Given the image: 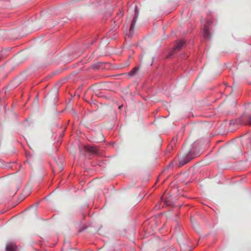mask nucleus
<instances>
[{
  "instance_id": "6e6552de",
  "label": "nucleus",
  "mask_w": 251,
  "mask_h": 251,
  "mask_svg": "<svg viewBox=\"0 0 251 251\" xmlns=\"http://www.w3.org/2000/svg\"><path fill=\"white\" fill-rule=\"evenodd\" d=\"M139 70V67H135L129 72H128V75L130 77H133V76H134L135 75H136L137 74V73L138 72Z\"/></svg>"
},
{
  "instance_id": "9d476101",
  "label": "nucleus",
  "mask_w": 251,
  "mask_h": 251,
  "mask_svg": "<svg viewBox=\"0 0 251 251\" xmlns=\"http://www.w3.org/2000/svg\"><path fill=\"white\" fill-rule=\"evenodd\" d=\"M136 22H134L133 21L131 22V23L130 25V29H129L130 31H131L132 30H134V26L136 25Z\"/></svg>"
},
{
  "instance_id": "9b49d317",
  "label": "nucleus",
  "mask_w": 251,
  "mask_h": 251,
  "mask_svg": "<svg viewBox=\"0 0 251 251\" xmlns=\"http://www.w3.org/2000/svg\"><path fill=\"white\" fill-rule=\"evenodd\" d=\"M136 22H134L133 21L131 22V23L130 25V29H129L130 31H131L132 30H134V26L136 25Z\"/></svg>"
},
{
  "instance_id": "f257e3e1",
  "label": "nucleus",
  "mask_w": 251,
  "mask_h": 251,
  "mask_svg": "<svg viewBox=\"0 0 251 251\" xmlns=\"http://www.w3.org/2000/svg\"><path fill=\"white\" fill-rule=\"evenodd\" d=\"M246 125L251 126V114L247 116L243 115L238 119L231 120L230 122V126Z\"/></svg>"
},
{
  "instance_id": "7ed1b4c3",
  "label": "nucleus",
  "mask_w": 251,
  "mask_h": 251,
  "mask_svg": "<svg viewBox=\"0 0 251 251\" xmlns=\"http://www.w3.org/2000/svg\"><path fill=\"white\" fill-rule=\"evenodd\" d=\"M211 21L207 20L204 25L203 36L205 39H207L210 37L209 27L211 25Z\"/></svg>"
},
{
  "instance_id": "f03ea898",
  "label": "nucleus",
  "mask_w": 251,
  "mask_h": 251,
  "mask_svg": "<svg viewBox=\"0 0 251 251\" xmlns=\"http://www.w3.org/2000/svg\"><path fill=\"white\" fill-rule=\"evenodd\" d=\"M195 157V155L192 154L191 151L185 152L182 151L179 155V167L186 164Z\"/></svg>"
},
{
  "instance_id": "0eeeda50",
  "label": "nucleus",
  "mask_w": 251,
  "mask_h": 251,
  "mask_svg": "<svg viewBox=\"0 0 251 251\" xmlns=\"http://www.w3.org/2000/svg\"><path fill=\"white\" fill-rule=\"evenodd\" d=\"M16 246L14 243H8L6 246V251H16Z\"/></svg>"
},
{
  "instance_id": "39448f33",
  "label": "nucleus",
  "mask_w": 251,
  "mask_h": 251,
  "mask_svg": "<svg viewBox=\"0 0 251 251\" xmlns=\"http://www.w3.org/2000/svg\"><path fill=\"white\" fill-rule=\"evenodd\" d=\"M84 151L87 152H90L93 154H98V149L96 147L91 146H85Z\"/></svg>"
},
{
  "instance_id": "1a4fd4ad",
  "label": "nucleus",
  "mask_w": 251,
  "mask_h": 251,
  "mask_svg": "<svg viewBox=\"0 0 251 251\" xmlns=\"http://www.w3.org/2000/svg\"><path fill=\"white\" fill-rule=\"evenodd\" d=\"M138 15H139V11H138L137 10V6H136L135 7V14H134V16L132 20V21L133 22H137V18H138Z\"/></svg>"
},
{
  "instance_id": "20e7f679",
  "label": "nucleus",
  "mask_w": 251,
  "mask_h": 251,
  "mask_svg": "<svg viewBox=\"0 0 251 251\" xmlns=\"http://www.w3.org/2000/svg\"><path fill=\"white\" fill-rule=\"evenodd\" d=\"M184 42L182 40H180L178 41L176 45L174 46L173 48L172 51H171V54H173L174 53H175L178 51L180 50L181 48L182 47V46L184 45Z\"/></svg>"
},
{
  "instance_id": "423d86ee",
  "label": "nucleus",
  "mask_w": 251,
  "mask_h": 251,
  "mask_svg": "<svg viewBox=\"0 0 251 251\" xmlns=\"http://www.w3.org/2000/svg\"><path fill=\"white\" fill-rule=\"evenodd\" d=\"M124 15V13L122 10H119V12L117 13V16L115 18V20L114 21V23L116 24V25L117 26H119V25L122 22V17Z\"/></svg>"
}]
</instances>
